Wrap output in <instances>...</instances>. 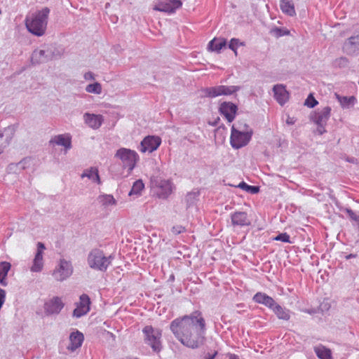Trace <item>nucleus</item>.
<instances>
[{"label":"nucleus","instance_id":"nucleus-1","mask_svg":"<svg viewBox=\"0 0 359 359\" xmlns=\"http://www.w3.org/2000/svg\"><path fill=\"white\" fill-rule=\"evenodd\" d=\"M199 311L173 320L170 329L175 337L189 348H197L203 344L205 329L204 318Z\"/></svg>","mask_w":359,"mask_h":359},{"label":"nucleus","instance_id":"nucleus-2","mask_svg":"<svg viewBox=\"0 0 359 359\" xmlns=\"http://www.w3.org/2000/svg\"><path fill=\"white\" fill-rule=\"evenodd\" d=\"M49 12V8L46 7L33 13L29 18H27L25 25L28 31L36 36L43 35L46 29Z\"/></svg>","mask_w":359,"mask_h":359},{"label":"nucleus","instance_id":"nucleus-3","mask_svg":"<svg viewBox=\"0 0 359 359\" xmlns=\"http://www.w3.org/2000/svg\"><path fill=\"white\" fill-rule=\"evenodd\" d=\"M142 332L145 344L150 346L154 352L159 353L162 349L161 330L154 329L151 325H147L143 328Z\"/></svg>","mask_w":359,"mask_h":359},{"label":"nucleus","instance_id":"nucleus-4","mask_svg":"<svg viewBox=\"0 0 359 359\" xmlns=\"http://www.w3.org/2000/svg\"><path fill=\"white\" fill-rule=\"evenodd\" d=\"M115 156L121 159L123 166L128 168L130 172L134 169L139 160V156L136 151L126 148L117 150Z\"/></svg>","mask_w":359,"mask_h":359},{"label":"nucleus","instance_id":"nucleus-5","mask_svg":"<svg viewBox=\"0 0 359 359\" xmlns=\"http://www.w3.org/2000/svg\"><path fill=\"white\" fill-rule=\"evenodd\" d=\"M88 262L91 268L105 271L110 264V257H105L102 252L93 250L88 257Z\"/></svg>","mask_w":359,"mask_h":359},{"label":"nucleus","instance_id":"nucleus-6","mask_svg":"<svg viewBox=\"0 0 359 359\" xmlns=\"http://www.w3.org/2000/svg\"><path fill=\"white\" fill-rule=\"evenodd\" d=\"M73 273V267L70 262L64 259L60 260L57 267L53 272V276L57 281H63Z\"/></svg>","mask_w":359,"mask_h":359},{"label":"nucleus","instance_id":"nucleus-7","mask_svg":"<svg viewBox=\"0 0 359 359\" xmlns=\"http://www.w3.org/2000/svg\"><path fill=\"white\" fill-rule=\"evenodd\" d=\"M251 135L246 132H241L234 126L231 128V144L233 148L239 149L245 146L250 140Z\"/></svg>","mask_w":359,"mask_h":359},{"label":"nucleus","instance_id":"nucleus-8","mask_svg":"<svg viewBox=\"0 0 359 359\" xmlns=\"http://www.w3.org/2000/svg\"><path fill=\"white\" fill-rule=\"evenodd\" d=\"M238 87L231 86H217L208 88L204 90L205 95L210 97H215L220 95H229L236 92Z\"/></svg>","mask_w":359,"mask_h":359},{"label":"nucleus","instance_id":"nucleus-9","mask_svg":"<svg viewBox=\"0 0 359 359\" xmlns=\"http://www.w3.org/2000/svg\"><path fill=\"white\" fill-rule=\"evenodd\" d=\"M76 307L73 311V316L77 318L87 314L90 309V299L86 294L83 293L79 298V302L76 303Z\"/></svg>","mask_w":359,"mask_h":359},{"label":"nucleus","instance_id":"nucleus-10","mask_svg":"<svg viewBox=\"0 0 359 359\" xmlns=\"http://www.w3.org/2000/svg\"><path fill=\"white\" fill-rule=\"evenodd\" d=\"M65 306V303L59 297H54L44 304V311L47 316L57 315Z\"/></svg>","mask_w":359,"mask_h":359},{"label":"nucleus","instance_id":"nucleus-11","mask_svg":"<svg viewBox=\"0 0 359 359\" xmlns=\"http://www.w3.org/2000/svg\"><path fill=\"white\" fill-rule=\"evenodd\" d=\"M182 6L180 0H163L158 2L154 7V10L173 13Z\"/></svg>","mask_w":359,"mask_h":359},{"label":"nucleus","instance_id":"nucleus-12","mask_svg":"<svg viewBox=\"0 0 359 359\" xmlns=\"http://www.w3.org/2000/svg\"><path fill=\"white\" fill-rule=\"evenodd\" d=\"M161 144V139L158 136L148 135L141 142L140 151L142 153H151L156 151Z\"/></svg>","mask_w":359,"mask_h":359},{"label":"nucleus","instance_id":"nucleus-13","mask_svg":"<svg viewBox=\"0 0 359 359\" xmlns=\"http://www.w3.org/2000/svg\"><path fill=\"white\" fill-rule=\"evenodd\" d=\"M219 111L231 123L235 118L237 106L231 102H223L220 105Z\"/></svg>","mask_w":359,"mask_h":359},{"label":"nucleus","instance_id":"nucleus-14","mask_svg":"<svg viewBox=\"0 0 359 359\" xmlns=\"http://www.w3.org/2000/svg\"><path fill=\"white\" fill-rule=\"evenodd\" d=\"M45 246L42 243H38L37 252L34 259L33 264L31 267V271L33 272H39L42 270L43 266V252Z\"/></svg>","mask_w":359,"mask_h":359},{"label":"nucleus","instance_id":"nucleus-15","mask_svg":"<svg viewBox=\"0 0 359 359\" xmlns=\"http://www.w3.org/2000/svg\"><path fill=\"white\" fill-rule=\"evenodd\" d=\"M331 113V108L325 107L321 110L316 111L313 119V121L318 126H323L328 121Z\"/></svg>","mask_w":359,"mask_h":359},{"label":"nucleus","instance_id":"nucleus-16","mask_svg":"<svg viewBox=\"0 0 359 359\" xmlns=\"http://www.w3.org/2000/svg\"><path fill=\"white\" fill-rule=\"evenodd\" d=\"M84 340L83 333L76 330L73 332L69 335V345L67 346L68 350L75 351L78 348L81 347Z\"/></svg>","mask_w":359,"mask_h":359},{"label":"nucleus","instance_id":"nucleus-17","mask_svg":"<svg viewBox=\"0 0 359 359\" xmlns=\"http://www.w3.org/2000/svg\"><path fill=\"white\" fill-rule=\"evenodd\" d=\"M274 97L280 104H284L289 99V93L283 85H276L273 88Z\"/></svg>","mask_w":359,"mask_h":359},{"label":"nucleus","instance_id":"nucleus-18","mask_svg":"<svg viewBox=\"0 0 359 359\" xmlns=\"http://www.w3.org/2000/svg\"><path fill=\"white\" fill-rule=\"evenodd\" d=\"M231 222L233 225L237 226H248L250 221L248 215L244 212H236L231 215Z\"/></svg>","mask_w":359,"mask_h":359},{"label":"nucleus","instance_id":"nucleus-19","mask_svg":"<svg viewBox=\"0 0 359 359\" xmlns=\"http://www.w3.org/2000/svg\"><path fill=\"white\" fill-rule=\"evenodd\" d=\"M252 299L255 302L262 304L271 309H273L276 304L273 299L266 295L265 293H256Z\"/></svg>","mask_w":359,"mask_h":359},{"label":"nucleus","instance_id":"nucleus-20","mask_svg":"<svg viewBox=\"0 0 359 359\" xmlns=\"http://www.w3.org/2000/svg\"><path fill=\"white\" fill-rule=\"evenodd\" d=\"M50 142L57 145L63 146L66 149H69L72 147L71 136L69 134L56 135Z\"/></svg>","mask_w":359,"mask_h":359},{"label":"nucleus","instance_id":"nucleus-21","mask_svg":"<svg viewBox=\"0 0 359 359\" xmlns=\"http://www.w3.org/2000/svg\"><path fill=\"white\" fill-rule=\"evenodd\" d=\"M84 118L86 124L93 129L99 128L103 121L101 115L86 114Z\"/></svg>","mask_w":359,"mask_h":359},{"label":"nucleus","instance_id":"nucleus-22","mask_svg":"<svg viewBox=\"0 0 359 359\" xmlns=\"http://www.w3.org/2000/svg\"><path fill=\"white\" fill-rule=\"evenodd\" d=\"M226 41L224 38H214L208 43V49L211 51L219 53L220 50L226 47Z\"/></svg>","mask_w":359,"mask_h":359},{"label":"nucleus","instance_id":"nucleus-23","mask_svg":"<svg viewBox=\"0 0 359 359\" xmlns=\"http://www.w3.org/2000/svg\"><path fill=\"white\" fill-rule=\"evenodd\" d=\"M11 264L8 262H0V284L3 286L7 285L6 277L8 271L11 270Z\"/></svg>","mask_w":359,"mask_h":359},{"label":"nucleus","instance_id":"nucleus-24","mask_svg":"<svg viewBox=\"0 0 359 359\" xmlns=\"http://www.w3.org/2000/svg\"><path fill=\"white\" fill-rule=\"evenodd\" d=\"M81 177H88L90 180L97 184H100V179L98 174V170L96 168H90L86 170L81 175Z\"/></svg>","mask_w":359,"mask_h":359},{"label":"nucleus","instance_id":"nucleus-25","mask_svg":"<svg viewBox=\"0 0 359 359\" xmlns=\"http://www.w3.org/2000/svg\"><path fill=\"white\" fill-rule=\"evenodd\" d=\"M314 351L320 359H332L331 350L323 345L315 347Z\"/></svg>","mask_w":359,"mask_h":359},{"label":"nucleus","instance_id":"nucleus-26","mask_svg":"<svg viewBox=\"0 0 359 359\" xmlns=\"http://www.w3.org/2000/svg\"><path fill=\"white\" fill-rule=\"evenodd\" d=\"M280 8L282 11L290 15V16H294L296 14L294 4L288 0H281L280 4Z\"/></svg>","mask_w":359,"mask_h":359},{"label":"nucleus","instance_id":"nucleus-27","mask_svg":"<svg viewBox=\"0 0 359 359\" xmlns=\"http://www.w3.org/2000/svg\"><path fill=\"white\" fill-rule=\"evenodd\" d=\"M272 310L279 319L288 320L290 318L289 311L283 309L278 304L275 305Z\"/></svg>","mask_w":359,"mask_h":359},{"label":"nucleus","instance_id":"nucleus-28","mask_svg":"<svg viewBox=\"0 0 359 359\" xmlns=\"http://www.w3.org/2000/svg\"><path fill=\"white\" fill-rule=\"evenodd\" d=\"M359 48V34L351 36L345 43V48L349 51H353Z\"/></svg>","mask_w":359,"mask_h":359},{"label":"nucleus","instance_id":"nucleus-29","mask_svg":"<svg viewBox=\"0 0 359 359\" xmlns=\"http://www.w3.org/2000/svg\"><path fill=\"white\" fill-rule=\"evenodd\" d=\"M99 203L104 207L116 204V200L111 195H102L98 198Z\"/></svg>","mask_w":359,"mask_h":359},{"label":"nucleus","instance_id":"nucleus-30","mask_svg":"<svg viewBox=\"0 0 359 359\" xmlns=\"http://www.w3.org/2000/svg\"><path fill=\"white\" fill-rule=\"evenodd\" d=\"M32 61L34 63H41L46 61L45 50H36L32 53Z\"/></svg>","mask_w":359,"mask_h":359},{"label":"nucleus","instance_id":"nucleus-31","mask_svg":"<svg viewBox=\"0 0 359 359\" xmlns=\"http://www.w3.org/2000/svg\"><path fill=\"white\" fill-rule=\"evenodd\" d=\"M144 188V184L141 180H138L133 183V187L129 193V195L139 194L140 191Z\"/></svg>","mask_w":359,"mask_h":359},{"label":"nucleus","instance_id":"nucleus-32","mask_svg":"<svg viewBox=\"0 0 359 359\" xmlns=\"http://www.w3.org/2000/svg\"><path fill=\"white\" fill-rule=\"evenodd\" d=\"M86 90L88 93L100 94L102 91V86L99 83L89 84L86 86Z\"/></svg>","mask_w":359,"mask_h":359},{"label":"nucleus","instance_id":"nucleus-33","mask_svg":"<svg viewBox=\"0 0 359 359\" xmlns=\"http://www.w3.org/2000/svg\"><path fill=\"white\" fill-rule=\"evenodd\" d=\"M244 43L241 42L238 39H231L229 44V48L231 49L235 55H237V49L240 46H244Z\"/></svg>","mask_w":359,"mask_h":359},{"label":"nucleus","instance_id":"nucleus-34","mask_svg":"<svg viewBox=\"0 0 359 359\" xmlns=\"http://www.w3.org/2000/svg\"><path fill=\"white\" fill-rule=\"evenodd\" d=\"M160 187L163 189L164 191L163 194L164 195L168 196V195L170 194L172 192V184H171V182L168 180L162 181L161 182Z\"/></svg>","mask_w":359,"mask_h":359},{"label":"nucleus","instance_id":"nucleus-35","mask_svg":"<svg viewBox=\"0 0 359 359\" xmlns=\"http://www.w3.org/2000/svg\"><path fill=\"white\" fill-rule=\"evenodd\" d=\"M271 33L274 35L276 37H280L284 35H289L290 31L286 29H280L276 27L271 30Z\"/></svg>","mask_w":359,"mask_h":359},{"label":"nucleus","instance_id":"nucleus-36","mask_svg":"<svg viewBox=\"0 0 359 359\" xmlns=\"http://www.w3.org/2000/svg\"><path fill=\"white\" fill-rule=\"evenodd\" d=\"M318 101L315 99L312 94H310L305 100L304 104L310 108H313L318 104Z\"/></svg>","mask_w":359,"mask_h":359},{"label":"nucleus","instance_id":"nucleus-37","mask_svg":"<svg viewBox=\"0 0 359 359\" xmlns=\"http://www.w3.org/2000/svg\"><path fill=\"white\" fill-rule=\"evenodd\" d=\"M241 188L246 191H250L252 194H256L259 191V187L255 186H250L245 182H242L239 185Z\"/></svg>","mask_w":359,"mask_h":359},{"label":"nucleus","instance_id":"nucleus-38","mask_svg":"<svg viewBox=\"0 0 359 359\" xmlns=\"http://www.w3.org/2000/svg\"><path fill=\"white\" fill-rule=\"evenodd\" d=\"M273 239L275 241L291 243L290 237L287 233H280L277 236H276Z\"/></svg>","mask_w":359,"mask_h":359},{"label":"nucleus","instance_id":"nucleus-39","mask_svg":"<svg viewBox=\"0 0 359 359\" xmlns=\"http://www.w3.org/2000/svg\"><path fill=\"white\" fill-rule=\"evenodd\" d=\"M354 101H355L354 97H343L341 98H339V102H341V104L343 107L348 106L351 104H353L354 102Z\"/></svg>","mask_w":359,"mask_h":359},{"label":"nucleus","instance_id":"nucleus-40","mask_svg":"<svg viewBox=\"0 0 359 359\" xmlns=\"http://www.w3.org/2000/svg\"><path fill=\"white\" fill-rule=\"evenodd\" d=\"M346 212L348 215L349 217L355 221L359 222V215L355 214L352 210L351 209H346Z\"/></svg>","mask_w":359,"mask_h":359},{"label":"nucleus","instance_id":"nucleus-41","mask_svg":"<svg viewBox=\"0 0 359 359\" xmlns=\"http://www.w3.org/2000/svg\"><path fill=\"white\" fill-rule=\"evenodd\" d=\"M185 231V228L182 226H173L172 229V233L177 235Z\"/></svg>","mask_w":359,"mask_h":359},{"label":"nucleus","instance_id":"nucleus-42","mask_svg":"<svg viewBox=\"0 0 359 359\" xmlns=\"http://www.w3.org/2000/svg\"><path fill=\"white\" fill-rule=\"evenodd\" d=\"M217 354V351H215L212 354L208 353L205 356V359H215Z\"/></svg>","mask_w":359,"mask_h":359},{"label":"nucleus","instance_id":"nucleus-43","mask_svg":"<svg viewBox=\"0 0 359 359\" xmlns=\"http://www.w3.org/2000/svg\"><path fill=\"white\" fill-rule=\"evenodd\" d=\"M86 79H94L93 75L91 72H88L85 74Z\"/></svg>","mask_w":359,"mask_h":359},{"label":"nucleus","instance_id":"nucleus-44","mask_svg":"<svg viewBox=\"0 0 359 359\" xmlns=\"http://www.w3.org/2000/svg\"><path fill=\"white\" fill-rule=\"evenodd\" d=\"M287 124H293V123H294V121H293L291 118H288L287 119Z\"/></svg>","mask_w":359,"mask_h":359},{"label":"nucleus","instance_id":"nucleus-45","mask_svg":"<svg viewBox=\"0 0 359 359\" xmlns=\"http://www.w3.org/2000/svg\"><path fill=\"white\" fill-rule=\"evenodd\" d=\"M229 359H239V358L236 355H231Z\"/></svg>","mask_w":359,"mask_h":359},{"label":"nucleus","instance_id":"nucleus-46","mask_svg":"<svg viewBox=\"0 0 359 359\" xmlns=\"http://www.w3.org/2000/svg\"><path fill=\"white\" fill-rule=\"evenodd\" d=\"M351 257H355V255H352V254H350V255L346 256V259H350Z\"/></svg>","mask_w":359,"mask_h":359},{"label":"nucleus","instance_id":"nucleus-47","mask_svg":"<svg viewBox=\"0 0 359 359\" xmlns=\"http://www.w3.org/2000/svg\"><path fill=\"white\" fill-rule=\"evenodd\" d=\"M2 138H3V135H0V140H1Z\"/></svg>","mask_w":359,"mask_h":359},{"label":"nucleus","instance_id":"nucleus-48","mask_svg":"<svg viewBox=\"0 0 359 359\" xmlns=\"http://www.w3.org/2000/svg\"><path fill=\"white\" fill-rule=\"evenodd\" d=\"M0 292H4V290L2 289H0Z\"/></svg>","mask_w":359,"mask_h":359},{"label":"nucleus","instance_id":"nucleus-49","mask_svg":"<svg viewBox=\"0 0 359 359\" xmlns=\"http://www.w3.org/2000/svg\"><path fill=\"white\" fill-rule=\"evenodd\" d=\"M161 297V294H158V298H160Z\"/></svg>","mask_w":359,"mask_h":359}]
</instances>
